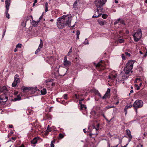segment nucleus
Wrapping results in <instances>:
<instances>
[{"instance_id": "obj_1", "label": "nucleus", "mask_w": 147, "mask_h": 147, "mask_svg": "<svg viewBox=\"0 0 147 147\" xmlns=\"http://www.w3.org/2000/svg\"><path fill=\"white\" fill-rule=\"evenodd\" d=\"M135 62V61L133 60H129L128 61L124 68L125 73H121L119 77V80L122 81L126 80L127 78L131 75V74L132 72L131 70Z\"/></svg>"}, {"instance_id": "obj_2", "label": "nucleus", "mask_w": 147, "mask_h": 147, "mask_svg": "<svg viewBox=\"0 0 147 147\" xmlns=\"http://www.w3.org/2000/svg\"><path fill=\"white\" fill-rule=\"evenodd\" d=\"M71 21V17H68L67 15H63L61 18L57 19V26L59 28L61 29L63 28L67 25L70 27L69 24H70Z\"/></svg>"}, {"instance_id": "obj_3", "label": "nucleus", "mask_w": 147, "mask_h": 147, "mask_svg": "<svg viewBox=\"0 0 147 147\" xmlns=\"http://www.w3.org/2000/svg\"><path fill=\"white\" fill-rule=\"evenodd\" d=\"M134 39L135 41H138L142 37V32L140 29H138V32L133 35Z\"/></svg>"}, {"instance_id": "obj_4", "label": "nucleus", "mask_w": 147, "mask_h": 147, "mask_svg": "<svg viewBox=\"0 0 147 147\" xmlns=\"http://www.w3.org/2000/svg\"><path fill=\"white\" fill-rule=\"evenodd\" d=\"M106 1L107 0H96L94 1V4L97 9L101 8Z\"/></svg>"}, {"instance_id": "obj_5", "label": "nucleus", "mask_w": 147, "mask_h": 147, "mask_svg": "<svg viewBox=\"0 0 147 147\" xmlns=\"http://www.w3.org/2000/svg\"><path fill=\"white\" fill-rule=\"evenodd\" d=\"M22 90L24 92H28L29 90H31L35 92L37 90H38L37 89V87H27L25 86H23L22 87Z\"/></svg>"}, {"instance_id": "obj_6", "label": "nucleus", "mask_w": 147, "mask_h": 147, "mask_svg": "<svg viewBox=\"0 0 147 147\" xmlns=\"http://www.w3.org/2000/svg\"><path fill=\"white\" fill-rule=\"evenodd\" d=\"M143 105V102L141 100H137L134 103L133 107L135 109H138L141 107Z\"/></svg>"}, {"instance_id": "obj_7", "label": "nucleus", "mask_w": 147, "mask_h": 147, "mask_svg": "<svg viewBox=\"0 0 147 147\" xmlns=\"http://www.w3.org/2000/svg\"><path fill=\"white\" fill-rule=\"evenodd\" d=\"M5 7L6 10L5 11V16L6 18L9 19L10 18V15L8 13L9 10V7L10 6L9 3L7 1H5Z\"/></svg>"}, {"instance_id": "obj_8", "label": "nucleus", "mask_w": 147, "mask_h": 147, "mask_svg": "<svg viewBox=\"0 0 147 147\" xmlns=\"http://www.w3.org/2000/svg\"><path fill=\"white\" fill-rule=\"evenodd\" d=\"M20 82L19 76L16 74L14 77V81L13 82L12 85L13 87H16V85L19 84Z\"/></svg>"}, {"instance_id": "obj_9", "label": "nucleus", "mask_w": 147, "mask_h": 147, "mask_svg": "<svg viewBox=\"0 0 147 147\" xmlns=\"http://www.w3.org/2000/svg\"><path fill=\"white\" fill-rule=\"evenodd\" d=\"M45 61L49 64H53L55 61V59L53 56L47 57L45 58Z\"/></svg>"}, {"instance_id": "obj_10", "label": "nucleus", "mask_w": 147, "mask_h": 147, "mask_svg": "<svg viewBox=\"0 0 147 147\" xmlns=\"http://www.w3.org/2000/svg\"><path fill=\"white\" fill-rule=\"evenodd\" d=\"M9 88L6 86H3L0 87V92H3L4 94H7V93L9 92Z\"/></svg>"}, {"instance_id": "obj_11", "label": "nucleus", "mask_w": 147, "mask_h": 147, "mask_svg": "<svg viewBox=\"0 0 147 147\" xmlns=\"http://www.w3.org/2000/svg\"><path fill=\"white\" fill-rule=\"evenodd\" d=\"M103 9L102 8L100 9V11L99 9H96V12L94 14V15L92 16V17L93 18H97L98 17H99L100 16L102 13V10Z\"/></svg>"}, {"instance_id": "obj_12", "label": "nucleus", "mask_w": 147, "mask_h": 147, "mask_svg": "<svg viewBox=\"0 0 147 147\" xmlns=\"http://www.w3.org/2000/svg\"><path fill=\"white\" fill-rule=\"evenodd\" d=\"M7 94L1 95L0 96V102H6L8 100V97L6 95Z\"/></svg>"}, {"instance_id": "obj_13", "label": "nucleus", "mask_w": 147, "mask_h": 147, "mask_svg": "<svg viewBox=\"0 0 147 147\" xmlns=\"http://www.w3.org/2000/svg\"><path fill=\"white\" fill-rule=\"evenodd\" d=\"M103 61H101L100 62L98 63L97 64L94 63V65L96 68H100L101 69H102L104 68L103 67V65L102 64V63H103Z\"/></svg>"}, {"instance_id": "obj_14", "label": "nucleus", "mask_w": 147, "mask_h": 147, "mask_svg": "<svg viewBox=\"0 0 147 147\" xmlns=\"http://www.w3.org/2000/svg\"><path fill=\"white\" fill-rule=\"evenodd\" d=\"M63 64L66 67L68 66L71 64V62L69 61H68L67 59L66 56H65L63 59Z\"/></svg>"}, {"instance_id": "obj_15", "label": "nucleus", "mask_w": 147, "mask_h": 147, "mask_svg": "<svg viewBox=\"0 0 147 147\" xmlns=\"http://www.w3.org/2000/svg\"><path fill=\"white\" fill-rule=\"evenodd\" d=\"M117 76L116 72L114 71L111 73L109 76V78L112 80H114Z\"/></svg>"}, {"instance_id": "obj_16", "label": "nucleus", "mask_w": 147, "mask_h": 147, "mask_svg": "<svg viewBox=\"0 0 147 147\" xmlns=\"http://www.w3.org/2000/svg\"><path fill=\"white\" fill-rule=\"evenodd\" d=\"M110 89L108 88L104 96L102 97V99H104L106 98L108 96L110 95Z\"/></svg>"}, {"instance_id": "obj_17", "label": "nucleus", "mask_w": 147, "mask_h": 147, "mask_svg": "<svg viewBox=\"0 0 147 147\" xmlns=\"http://www.w3.org/2000/svg\"><path fill=\"white\" fill-rule=\"evenodd\" d=\"M93 127H94V128L92 130V131H95L96 132L95 133H90L89 134V136L90 137H92V136L93 135H94V134L97 135L98 134V129H96V128H95L94 126Z\"/></svg>"}, {"instance_id": "obj_18", "label": "nucleus", "mask_w": 147, "mask_h": 147, "mask_svg": "<svg viewBox=\"0 0 147 147\" xmlns=\"http://www.w3.org/2000/svg\"><path fill=\"white\" fill-rule=\"evenodd\" d=\"M38 140V138L36 137H35L31 141V142L32 144H35L37 143Z\"/></svg>"}, {"instance_id": "obj_19", "label": "nucleus", "mask_w": 147, "mask_h": 147, "mask_svg": "<svg viewBox=\"0 0 147 147\" xmlns=\"http://www.w3.org/2000/svg\"><path fill=\"white\" fill-rule=\"evenodd\" d=\"M40 92L42 95H45L47 93V90L45 88H43L40 90Z\"/></svg>"}, {"instance_id": "obj_20", "label": "nucleus", "mask_w": 147, "mask_h": 147, "mask_svg": "<svg viewBox=\"0 0 147 147\" xmlns=\"http://www.w3.org/2000/svg\"><path fill=\"white\" fill-rule=\"evenodd\" d=\"M98 22L99 24L101 26L104 25L106 23L105 21L103 20H98Z\"/></svg>"}, {"instance_id": "obj_21", "label": "nucleus", "mask_w": 147, "mask_h": 147, "mask_svg": "<svg viewBox=\"0 0 147 147\" xmlns=\"http://www.w3.org/2000/svg\"><path fill=\"white\" fill-rule=\"evenodd\" d=\"M115 107L114 106H110L109 105L108 106H107L105 107V108L103 109V111H106L107 109H109L111 108H114Z\"/></svg>"}, {"instance_id": "obj_22", "label": "nucleus", "mask_w": 147, "mask_h": 147, "mask_svg": "<svg viewBox=\"0 0 147 147\" xmlns=\"http://www.w3.org/2000/svg\"><path fill=\"white\" fill-rule=\"evenodd\" d=\"M126 133L127 134L128 136V137H131L132 136L131 135V131L129 129H127L126 130Z\"/></svg>"}, {"instance_id": "obj_23", "label": "nucleus", "mask_w": 147, "mask_h": 147, "mask_svg": "<svg viewBox=\"0 0 147 147\" xmlns=\"http://www.w3.org/2000/svg\"><path fill=\"white\" fill-rule=\"evenodd\" d=\"M80 109L81 110L85 109H86V105H83L82 104H80Z\"/></svg>"}, {"instance_id": "obj_24", "label": "nucleus", "mask_w": 147, "mask_h": 147, "mask_svg": "<svg viewBox=\"0 0 147 147\" xmlns=\"http://www.w3.org/2000/svg\"><path fill=\"white\" fill-rule=\"evenodd\" d=\"M77 1H76L74 3L73 5V8H74L75 10L77 8Z\"/></svg>"}, {"instance_id": "obj_25", "label": "nucleus", "mask_w": 147, "mask_h": 147, "mask_svg": "<svg viewBox=\"0 0 147 147\" xmlns=\"http://www.w3.org/2000/svg\"><path fill=\"white\" fill-rule=\"evenodd\" d=\"M39 20L38 22H39ZM38 22H36L35 21H33L32 22V24L33 26H36L38 23Z\"/></svg>"}, {"instance_id": "obj_26", "label": "nucleus", "mask_w": 147, "mask_h": 147, "mask_svg": "<svg viewBox=\"0 0 147 147\" xmlns=\"http://www.w3.org/2000/svg\"><path fill=\"white\" fill-rule=\"evenodd\" d=\"M21 97L19 96H18L17 97L14 98L13 100L14 101H16L17 100H20L21 99Z\"/></svg>"}, {"instance_id": "obj_27", "label": "nucleus", "mask_w": 147, "mask_h": 147, "mask_svg": "<svg viewBox=\"0 0 147 147\" xmlns=\"http://www.w3.org/2000/svg\"><path fill=\"white\" fill-rule=\"evenodd\" d=\"M40 43L39 46L38 47L40 48V49H41L42 47L43 46V42H42V41L41 39L40 40Z\"/></svg>"}, {"instance_id": "obj_28", "label": "nucleus", "mask_w": 147, "mask_h": 147, "mask_svg": "<svg viewBox=\"0 0 147 147\" xmlns=\"http://www.w3.org/2000/svg\"><path fill=\"white\" fill-rule=\"evenodd\" d=\"M72 52V47L70 49L69 51L68 52L67 56H69L70 55Z\"/></svg>"}, {"instance_id": "obj_29", "label": "nucleus", "mask_w": 147, "mask_h": 147, "mask_svg": "<svg viewBox=\"0 0 147 147\" xmlns=\"http://www.w3.org/2000/svg\"><path fill=\"white\" fill-rule=\"evenodd\" d=\"M108 16L105 14H103L102 15V17L104 19L107 18V17Z\"/></svg>"}, {"instance_id": "obj_30", "label": "nucleus", "mask_w": 147, "mask_h": 147, "mask_svg": "<svg viewBox=\"0 0 147 147\" xmlns=\"http://www.w3.org/2000/svg\"><path fill=\"white\" fill-rule=\"evenodd\" d=\"M55 142V141L54 140L52 141L51 142V147H54V145L53 144V143Z\"/></svg>"}, {"instance_id": "obj_31", "label": "nucleus", "mask_w": 147, "mask_h": 147, "mask_svg": "<svg viewBox=\"0 0 147 147\" xmlns=\"http://www.w3.org/2000/svg\"><path fill=\"white\" fill-rule=\"evenodd\" d=\"M22 44L20 43H18L16 45V47L17 48H20L22 47Z\"/></svg>"}, {"instance_id": "obj_32", "label": "nucleus", "mask_w": 147, "mask_h": 147, "mask_svg": "<svg viewBox=\"0 0 147 147\" xmlns=\"http://www.w3.org/2000/svg\"><path fill=\"white\" fill-rule=\"evenodd\" d=\"M84 44L85 45L89 44L88 40H87L86 38L85 39V41L84 42Z\"/></svg>"}, {"instance_id": "obj_33", "label": "nucleus", "mask_w": 147, "mask_h": 147, "mask_svg": "<svg viewBox=\"0 0 147 147\" xmlns=\"http://www.w3.org/2000/svg\"><path fill=\"white\" fill-rule=\"evenodd\" d=\"M47 131H51V128L50 127L49 125L47 126Z\"/></svg>"}, {"instance_id": "obj_34", "label": "nucleus", "mask_w": 147, "mask_h": 147, "mask_svg": "<svg viewBox=\"0 0 147 147\" xmlns=\"http://www.w3.org/2000/svg\"><path fill=\"white\" fill-rule=\"evenodd\" d=\"M120 20V19H118L116 21H115L114 23V25H116V24H118Z\"/></svg>"}, {"instance_id": "obj_35", "label": "nucleus", "mask_w": 147, "mask_h": 147, "mask_svg": "<svg viewBox=\"0 0 147 147\" xmlns=\"http://www.w3.org/2000/svg\"><path fill=\"white\" fill-rule=\"evenodd\" d=\"M40 48L38 47L35 52V54H37L38 52H39L40 51Z\"/></svg>"}, {"instance_id": "obj_36", "label": "nucleus", "mask_w": 147, "mask_h": 147, "mask_svg": "<svg viewBox=\"0 0 147 147\" xmlns=\"http://www.w3.org/2000/svg\"><path fill=\"white\" fill-rule=\"evenodd\" d=\"M64 137V136L63 134H61V133H60L59 134V137L60 138H63Z\"/></svg>"}, {"instance_id": "obj_37", "label": "nucleus", "mask_w": 147, "mask_h": 147, "mask_svg": "<svg viewBox=\"0 0 147 147\" xmlns=\"http://www.w3.org/2000/svg\"><path fill=\"white\" fill-rule=\"evenodd\" d=\"M118 41L120 43H121L124 42V40L123 39H120Z\"/></svg>"}, {"instance_id": "obj_38", "label": "nucleus", "mask_w": 147, "mask_h": 147, "mask_svg": "<svg viewBox=\"0 0 147 147\" xmlns=\"http://www.w3.org/2000/svg\"><path fill=\"white\" fill-rule=\"evenodd\" d=\"M67 94H64L63 96V98L64 99H67Z\"/></svg>"}, {"instance_id": "obj_39", "label": "nucleus", "mask_w": 147, "mask_h": 147, "mask_svg": "<svg viewBox=\"0 0 147 147\" xmlns=\"http://www.w3.org/2000/svg\"><path fill=\"white\" fill-rule=\"evenodd\" d=\"M125 54L126 55L130 57L131 56V55L130 53H128L127 52H126L125 53Z\"/></svg>"}, {"instance_id": "obj_40", "label": "nucleus", "mask_w": 147, "mask_h": 147, "mask_svg": "<svg viewBox=\"0 0 147 147\" xmlns=\"http://www.w3.org/2000/svg\"><path fill=\"white\" fill-rule=\"evenodd\" d=\"M121 57H122V59L123 60H125V56L124 54H122L121 55Z\"/></svg>"}, {"instance_id": "obj_41", "label": "nucleus", "mask_w": 147, "mask_h": 147, "mask_svg": "<svg viewBox=\"0 0 147 147\" xmlns=\"http://www.w3.org/2000/svg\"><path fill=\"white\" fill-rule=\"evenodd\" d=\"M6 29H5V30H3V35H2V37L3 38L4 36V35H5V32H6Z\"/></svg>"}, {"instance_id": "obj_42", "label": "nucleus", "mask_w": 147, "mask_h": 147, "mask_svg": "<svg viewBox=\"0 0 147 147\" xmlns=\"http://www.w3.org/2000/svg\"><path fill=\"white\" fill-rule=\"evenodd\" d=\"M51 131H47V130H46L45 132V134L46 135H48L49 134V132Z\"/></svg>"}, {"instance_id": "obj_43", "label": "nucleus", "mask_w": 147, "mask_h": 147, "mask_svg": "<svg viewBox=\"0 0 147 147\" xmlns=\"http://www.w3.org/2000/svg\"><path fill=\"white\" fill-rule=\"evenodd\" d=\"M127 108V109H128L129 108H130L132 107V106L131 105H130L129 106L127 105L125 106Z\"/></svg>"}, {"instance_id": "obj_44", "label": "nucleus", "mask_w": 147, "mask_h": 147, "mask_svg": "<svg viewBox=\"0 0 147 147\" xmlns=\"http://www.w3.org/2000/svg\"><path fill=\"white\" fill-rule=\"evenodd\" d=\"M80 34V31L79 30H78L76 32V35L79 36Z\"/></svg>"}, {"instance_id": "obj_45", "label": "nucleus", "mask_w": 147, "mask_h": 147, "mask_svg": "<svg viewBox=\"0 0 147 147\" xmlns=\"http://www.w3.org/2000/svg\"><path fill=\"white\" fill-rule=\"evenodd\" d=\"M84 100V99L83 98H81L80 100H79V104H82V101Z\"/></svg>"}, {"instance_id": "obj_46", "label": "nucleus", "mask_w": 147, "mask_h": 147, "mask_svg": "<svg viewBox=\"0 0 147 147\" xmlns=\"http://www.w3.org/2000/svg\"><path fill=\"white\" fill-rule=\"evenodd\" d=\"M132 138V136L131 137H128L129 139H128V142H129L131 140Z\"/></svg>"}, {"instance_id": "obj_47", "label": "nucleus", "mask_w": 147, "mask_h": 147, "mask_svg": "<svg viewBox=\"0 0 147 147\" xmlns=\"http://www.w3.org/2000/svg\"><path fill=\"white\" fill-rule=\"evenodd\" d=\"M117 100H117V101L115 103V104L116 105H118L119 103V99L118 98H117Z\"/></svg>"}, {"instance_id": "obj_48", "label": "nucleus", "mask_w": 147, "mask_h": 147, "mask_svg": "<svg viewBox=\"0 0 147 147\" xmlns=\"http://www.w3.org/2000/svg\"><path fill=\"white\" fill-rule=\"evenodd\" d=\"M48 3L47 2H46L45 4V7H48Z\"/></svg>"}, {"instance_id": "obj_49", "label": "nucleus", "mask_w": 147, "mask_h": 147, "mask_svg": "<svg viewBox=\"0 0 147 147\" xmlns=\"http://www.w3.org/2000/svg\"><path fill=\"white\" fill-rule=\"evenodd\" d=\"M106 121H107L109 123V122H110V121H111V120H112V119H111V120H108L107 118L106 119H105Z\"/></svg>"}, {"instance_id": "obj_50", "label": "nucleus", "mask_w": 147, "mask_h": 147, "mask_svg": "<svg viewBox=\"0 0 147 147\" xmlns=\"http://www.w3.org/2000/svg\"><path fill=\"white\" fill-rule=\"evenodd\" d=\"M134 91L133 90H131L130 91V93H129V95L131 93H133V92Z\"/></svg>"}, {"instance_id": "obj_51", "label": "nucleus", "mask_w": 147, "mask_h": 147, "mask_svg": "<svg viewBox=\"0 0 147 147\" xmlns=\"http://www.w3.org/2000/svg\"><path fill=\"white\" fill-rule=\"evenodd\" d=\"M9 127L10 128H12L13 127V125H9Z\"/></svg>"}, {"instance_id": "obj_52", "label": "nucleus", "mask_w": 147, "mask_h": 147, "mask_svg": "<svg viewBox=\"0 0 147 147\" xmlns=\"http://www.w3.org/2000/svg\"><path fill=\"white\" fill-rule=\"evenodd\" d=\"M75 97H76V98H78V95H77V94H75Z\"/></svg>"}, {"instance_id": "obj_53", "label": "nucleus", "mask_w": 147, "mask_h": 147, "mask_svg": "<svg viewBox=\"0 0 147 147\" xmlns=\"http://www.w3.org/2000/svg\"><path fill=\"white\" fill-rule=\"evenodd\" d=\"M48 7H45V12H47V11H48Z\"/></svg>"}, {"instance_id": "obj_54", "label": "nucleus", "mask_w": 147, "mask_h": 147, "mask_svg": "<svg viewBox=\"0 0 147 147\" xmlns=\"http://www.w3.org/2000/svg\"><path fill=\"white\" fill-rule=\"evenodd\" d=\"M129 144V142L127 143L124 146H121V147H127V146Z\"/></svg>"}, {"instance_id": "obj_55", "label": "nucleus", "mask_w": 147, "mask_h": 147, "mask_svg": "<svg viewBox=\"0 0 147 147\" xmlns=\"http://www.w3.org/2000/svg\"><path fill=\"white\" fill-rule=\"evenodd\" d=\"M119 145V144H118L117 145L115 146H111V147H117Z\"/></svg>"}, {"instance_id": "obj_56", "label": "nucleus", "mask_w": 147, "mask_h": 147, "mask_svg": "<svg viewBox=\"0 0 147 147\" xmlns=\"http://www.w3.org/2000/svg\"><path fill=\"white\" fill-rule=\"evenodd\" d=\"M127 107H125V109H124V111H127Z\"/></svg>"}, {"instance_id": "obj_57", "label": "nucleus", "mask_w": 147, "mask_h": 147, "mask_svg": "<svg viewBox=\"0 0 147 147\" xmlns=\"http://www.w3.org/2000/svg\"><path fill=\"white\" fill-rule=\"evenodd\" d=\"M79 36H77L76 38V40H77L79 39Z\"/></svg>"}, {"instance_id": "obj_58", "label": "nucleus", "mask_w": 147, "mask_h": 147, "mask_svg": "<svg viewBox=\"0 0 147 147\" xmlns=\"http://www.w3.org/2000/svg\"><path fill=\"white\" fill-rule=\"evenodd\" d=\"M108 143V146L109 147H111V146H110V144L109 143V142H108L107 143Z\"/></svg>"}, {"instance_id": "obj_59", "label": "nucleus", "mask_w": 147, "mask_h": 147, "mask_svg": "<svg viewBox=\"0 0 147 147\" xmlns=\"http://www.w3.org/2000/svg\"><path fill=\"white\" fill-rule=\"evenodd\" d=\"M45 82L46 83H48L49 82H51V81H48V80H46L45 81Z\"/></svg>"}, {"instance_id": "obj_60", "label": "nucleus", "mask_w": 147, "mask_h": 147, "mask_svg": "<svg viewBox=\"0 0 147 147\" xmlns=\"http://www.w3.org/2000/svg\"><path fill=\"white\" fill-rule=\"evenodd\" d=\"M115 2L116 3H118V1L117 0H115Z\"/></svg>"}, {"instance_id": "obj_61", "label": "nucleus", "mask_w": 147, "mask_h": 147, "mask_svg": "<svg viewBox=\"0 0 147 147\" xmlns=\"http://www.w3.org/2000/svg\"><path fill=\"white\" fill-rule=\"evenodd\" d=\"M98 95L100 97H101V94L99 93H98Z\"/></svg>"}, {"instance_id": "obj_62", "label": "nucleus", "mask_w": 147, "mask_h": 147, "mask_svg": "<svg viewBox=\"0 0 147 147\" xmlns=\"http://www.w3.org/2000/svg\"><path fill=\"white\" fill-rule=\"evenodd\" d=\"M147 52H146V53L144 55V57H146L147 56Z\"/></svg>"}, {"instance_id": "obj_63", "label": "nucleus", "mask_w": 147, "mask_h": 147, "mask_svg": "<svg viewBox=\"0 0 147 147\" xmlns=\"http://www.w3.org/2000/svg\"><path fill=\"white\" fill-rule=\"evenodd\" d=\"M147 52H146V53L144 55V57H146L147 56Z\"/></svg>"}, {"instance_id": "obj_64", "label": "nucleus", "mask_w": 147, "mask_h": 147, "mask_svg": "<svg viewBox=\"0 0 147 147\" xmlns=\"http://www.w3.org/2000/svg\"><path fill=\"white\" fill-rule=\"evenodd\" d=\"M20 147H24V146L23 144H22Z\"/></svg>"}]
</instances>
